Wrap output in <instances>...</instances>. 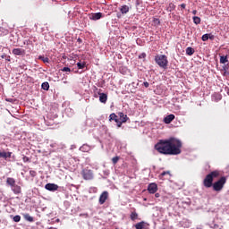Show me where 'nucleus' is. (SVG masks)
<instances>
[{
  "mask_svg": "<svg viewBox=\"0 0 229 229\" xmlns=\"http://www.w3.org/2000/svg\"><path fill=\"white\" fill-rule=\"evenodd\" d=\"M182 142L175 138H169L168 140H159L156 144L155 149L162 155L176 156L181 154Z\"/></svg>",
  "mask_w": 229,
  "mask_h": 229,
  "instance_id": "1",
  "label": "nucleus"
},
{
  "mask_svg": "<svg viewBox=\"0 0 229 229\" xmlns=\"http://www.w3.org/2000/svg\"><path fill=\"white\" fill-rule=\"evenodd\" d=\"M219 176H221V173L218 170L210 172V174H208L207 177L203 179V186L207 188L212 187V184L214 182V178H219Z\"/></svg>",
  "mask_w": 229,
  "mask_h": 229,
  "instance_id": "2",
  "label": "nucleus"
},
{
  "mask_svg": "<svg viewBox=\"0 0 229 229\" xmlns=\"http://www.w3.org/2000/svg\"><path fill=\"white\" fill-rule=\"evenodd\" d=\"M154 60L156 61V64L157 65H158L159 68L166 70V68L168 67V58L165 55H157Z\"/></svg>",
  "mask_w": 229,
  "mask_h": 229,
  "instance_id": "3",
  "label": "nucleus"
},
{
  "mask_svg": "<svg viewBox=\"0 0 229 229\" xmlns=\"http://www.w3.org/2000/svg\"><path fill=\"white\" fill-rule=\"evenodd\" d=\"M226 183L225 177H220L219 180L212 183L213 191L219 192L224 189L225 184Z\"/></svg>",
  "mask_w": 229,
  "mask_h": 229,
  "instance_id": "4",
  "label": "nucleus"
},
{
  "mask_svg": "<svg viewBox=\"0 0 229 229\" xmlns=\"http://www.w3.org/2000/svg\"><path fill=\"white\" fill-rule=\"evenodd\" d=\"M81 176L86 181L93 180L94 179L93 170H90V169H88V168H85V169L81 170Z\"/></svg>",
  "mask_w": 229,
  "mask_h": 229,
  "instance_id": "5",
  "label": "nucleus"
},
{
  "mask_svg": "<svg viewBox=\"0 0 229 229\" xmlns=\"http://www.w3.org/2000/svg\"><path fill=\"white\" fill-rule=\"evenodd\" d=\"M89 18L91 21H98L101 18H103V13H91V14L89 15Z\"/></svg>",
  "mask_w": 229,
  "mask_h": 229,
  "instance_id": "6",
  "label": "nucleus"
},
{
  "mask_svg": "<svg viewBox=\"0 0 229 229\" xmlns=\"http://www.w3.org/2000/svg\"><path fill=\"white\" fill-rule=\"evenodd\" d=\"M108 199V192L107 191H103V193H101L100 198L98 199V203L100 205H103L106 203V201Z\"/></svg>",
  "mask_w": 229,
  "mask_h": 229,
  "instance_id": "7",
  "label": "nucleus"
},
{
  "mask_svg": "<svg viewBox=\"0 0 229 229\" xmlns=\"http://www.w3.org/2000/svg\"><path fill=\"white\" fill-rule=\"evenodd\" d=\"M100 92H101V89H98V96H100L98 100L100 101V103L106 104L107 102L108 96L106 93H100Z\"/></svg>",
  "mask_w": 229,
  "mask_h": 229,
  "instance_id": "8",
  "label": "nucleus"
},
{
  "mask_svg": "<svg viewBox=\"0 0 229 229\" xmlns=\"http://www.w3.org/2000/svg\"><path fill=\"white\" fill-rule=\"evenodd\" d=\"M13 157V152H6L5 150H0V159L4 158V160H8Z\"/></svg>",
  "mask_w": 229,
  "mask_h": 229,
  "instance_id": "9",
  "label": "nucleus"
},
{
  "mask_svg": "<svg viewBox=\"0 0 229 229\" xmlns=\"http://www.w3.org/2000/svg\"><path fill=\"white\" fill-rule=\"evenodd\" d=\"M12 54L16 56H23L25 55V50L22 48H13V50H12Z\"/></svg>",
  "mask_w": 229,
  "mask_h": 229,
  "instance_id": "10",
  "label": "nucleus"
},
{
  "mask_svg": "<svg viewBox=\"0 0 229 229\" xmlns=\"http://www.w3.org/2000/svg\"><path fill=\"white\" fill-rule=\"evenodd\" d=\"M148 191L149 193L154 194L157 192V191H158V187L157 186V184L155 182H152V183L148 184Z\"/></svg>",
  "mask_w": 229,
  "mask_h": 229,
  "instance_id": "11",
  "label": "nucleus"
},
{
  "mask_svg": "<svg viewBox=\"0 0 229 229\" xmlns=\"http://www.w3.org/2000/svg\"><path fill=\"white\" fill-rule=\"evenodd\" d=\"M45 189L48 191H55L57 189H59V186L53 183H47L46 184Z\"/></svg>",
  "mask_w": 229,
  "mask_h": 229,
  "instance_id": "12",
  "label": "nucleus"
},
{
  "mask_svg": "<svg viewBox=\"0 0 229 229\" xmlns=\"http://www.w3.org/2000/svg\"><path fill=\"white\" fill-rule=\"evenodd\" d=\"M174 119H175V115H174L173 114H169V115H166V116L164 118V123L169 124V123H171Z\"/></svg>",
  "mask_w": 229,
  "mask_h": 229,
  "instance_id": "13",
  "label": "nucleus"
},
{
  "mask_svg": "<svg viewBox=\"0 0 229 229\" xmlns=\"http://www.w3.org/2000/svg\"><path fill=\"white\" fill-rule=\"evenodd\" d=\"M129 11H130L129 5H123L120 8V13L123 15L129 13Z\"/></svg>",
  "mask_w": 229,
  "mask_h": 229,
  "instance_id": "14",
  "label": "nucleus"
},
{
  "mask_svg": "<svg viewBox=\"0 0 229 229\" xmlns=\"http://www.w3.org/2000/svg\"><path fill=\"white\" fill-rule=\"evenodd\" d=\"M108 121H110V122L114 121L115 123L121 122V120H119V116L117 114H115L114 113L110 114Z\"/></svg>",
  "mask_w": 229,
  "mask_h": 229,
  "instance_id": "15",
  "label": "nucleus"
},
{
  "mask_svg": "<svg viewBox=\"0 0 229 229\" xmlns=\"http://www.w3.org/2000/svg\"><path fill=\"white\" fill-rule=\"evenodd\" d=\"M118 117H120V120L123 121V123H127L129 120V117H127V114H124V113H118Z\"/></svg>",
  "mask_w": 229,
  "mask_h": 229,
  "instance_id": "16",
  "label": "nucleus"
},
{
  "mask_svg": "<svg viewBox=\"0 0 229 229\" xmlns=\"http://www.w3.org/2000/svg\"><path fill=\"white\" fill-rule=\"evenodd\" d=\"M134 227L135 229H144V227H146V222H138L137 224H135Z\"/></svg>",
  "mask_w": 229,
  "mask_h": 229,
  "instance_id": "17",
  "label": "nucleus"
},
{
  "mask_svg": "<svg viewBox=\"0 0 229 229\" xmlns=\"http://www.w3.org/2000/svg\"><path fill=\"white\" fill-rule=\"evenodd\" d=\"M11 187H12V191H13L14 194H19L21 192V186L14 185V186H11Z\"/></svg>",
  "mask_w": 229,
  "mask_h": 229,
  "instance_id": "18",
  "label": "nucleus"
},
{
  "mask_svg": "<svg viewBox=\"0 0 229 229\" xmlns=\"http://www.w3.org/2000/svg\"><path fill=\"white\" fill-rule=\"evenodd\" d=\"M194 53H195V50L193 47H186V55L192 56Z\"/></svg>",
  "mask_w": 229,
  "mask_h": 229,
  "instance_id": "19",
  "label": "nucleus"
},
{
  "mask_svg": "<svg viewBox=\"0 0 229 229\" xmlns=\"http://www.w3.org/2000/svg\"><path fill=\"white\" fill-rule=\"evenodd\" d=\"M229 63L228 55H220V64H225Z\"/></svg>",
  "mask_w": 229,
  "mask_h": 229,
  "instance_id": "20",
  "label": "nucleus"
},
{
  "mask_svg": "<svg viewBox=\"0 0 229 229\" xmlns=\"http://www.w3.org/2000/svg\"><path fill=\"white\" fill-rule=\"evenodd\" d=\"M6 184H8L9 186H16L15 184V179L8 177L6 178Z\"/></svg>",
  "mask_w": 229,
  "mask_h": 229,
  "instance_id": "21",
  "label": "nucleus"
},
{
  "mask_svg": "<svg viewBox=\"0 0 229 229\" xmlns=\"http://www.w3.org/2000/svg\"><path fill=\"white\" fill-rule=\"evenodd\" d=\"M23 218H25V220L29 223H33V217L30 216V214L23 215Z\"/></svg>",
  "mask_w": 229,
  "mask_h": 229,
  "instance_id": "22",
  "label": "nucleus"
},
{
  "mask_svg": "<svg viewBox=\"0 0 229 229\" xmlns=\"http://www.w3.org/2000/svg\"><path fill=\"white\" fill-rule=\"evenodd\" d=\"M174 10H175V4H174L173 3H169L168 7H166V11L173 12Z\"/></svg>",
  "mask_w": 229,
  "mask_h": 229,
  "instance_id": "23",
  "label": "nucleus"
},
{
  "mask_svg": "<svg viewBox=\"0 0 229 229\" xmlns=\"http://www.w3.org/2000/svg\"><path fill=\"white\" fill-rule=\"evenodd\" d=\"M165 175L171 176V172L169 171L162 172L161 174H159V179L163 180Z\"/></svg>",
  "mask_w": 229,
  "mask_h": 229,
  "instance_id": "24",
  "label": "nucleus"
},
{
  "mask_svg": "<svg viewBox=\"0 0 229 229\" xmlns=\"http://www.w3.org/2000/svg\"><path fill=\"white\" fill-rule=\"evenodd\" d=\"M49 88H50L49 82H43L42 83V89L43 90L47 91V90H49Z\"/></svg>",
  "mask_w": 229,
  "mask_h": 229,
  "instance_id": "25",
  "label": "nucleus"
},
{
  "mask_svg": "<svg viewBox=\"0 0 229 229\" xmlns=\"http://www.w3.org/2000/svg\"><path fill=\"white\" fill-rule=\"evenodd\" d=\"M213 98H215V101L218 102L222 99V96L219 93L213 94Z\"/></svg>",
  "mask_w": 229,
  "mask_h": 229,
  "instance_id": "26",
  "label": "nucleus"
},
{
  "mask_svg": "<svg viewBox=\"0 0 229 229\" xmlns=\"http://www.w3.org/2000/svg\"><path fill=\"white\" fill-rule=\"evenodd\" d=\"M139 217V215L136 212H132L130 215V218L131 221H135V219H137Z\"/></svg>",
  "mask_w": 229,
  "mask_h": 229,
  "instance_id": "27",
  "label": "nucleus"
},
{
  "mask_svg": "<svg viewBox=\"0 0 229 229\" xmlns=\"http://www.w3.org/2000/svg\"><path fill=\"white\" fill-rule=\"evenodd\" d=\"M193 23L197 25L200 24V18L198 16H193Z\"/></svg>",
  "mask_w": 229,
  "mask_h": 229,
  "instance_id": "28",
  "label": "nucleus"
},
{
  "mask_svg": "<svg viewBox=\"0 0 229 229\" xmlns=\"http://www.w3.org/2000/svg\"><path fill=\"white\" fill-rule=\"evenodd\" d=\"M39 60H41L43 64H49V58L47 57H43L42 55H40Z\"/></svg>",
  "mask_w": 229,
  "mask_h": 229,
  "instance_id": "29",
  "label": "nucleus"
},
{
  "mask_svg": "<svg viewBox=\"0 0 229 229\" xmlns=\"http://www.w3.org/2000/svg\"><path fill=\"white\" fill-rule=\"evenodd\" d=\"M120 160V157H113V159H111V162H113V165H116L117 163H119Z\"/></svg>",
  "mask_w": 229,
  "mask_h": 229,
  "instance_id": "30",
  "label": "nucleus"
},
{
  "mask_svg": "<svg viewBox=\"0 0 229 229\" xmlns=\"http://www.w3.org/2000/svg\"><path fill=\"white\" fill-rule=\"evenodd\" d=\"M86 66V64H82V63H77V68H79V70H83V68Z\"/></svg>",
  "mask_w": 229,
  "mask_h": 229,
  "instance_id": "31",
  "label": "nucleus"
},
{
  "mask_svg": "<svg viewBox=\"0 0 229 229\" xmlns=\"http://www.w3.org/2000/svg\"><path fill=\"white\" fill-rule=\"evenodd\" d=\"M209 36H210V34H203V36H202V41H203V42H207L208 39L209 38Z\"/></svg>",
  "mask_w": 229,
  "mask_h": 229,
  "instance_id": "32",
  "label": "nucleus"
},
{
  "mask_svg": "<svg viewBox=\"0 0 229 229\" xmlns=\"http://www.w3.org/2000/svg\"><path fill=\"white\" fill-rule=\"evenodd\" d=\"M21 221V216L20 215H16L13 216V222L14 223H19Z\"/></svg>",
  "mask_w": 229,
  "mask_h": 229,
  "instance_id": "33",
  "label": "nucleus"
},
{
  "mask_svg": "<svg viewBox=\"0 0 229 229\" xmlns=\"http://www.w3.org/2000/svg\"><path fill=\"white\" fill-rule=\"evenodd\" d=\"M29 174H30L32 178H35V176H37V172L35 170H30V172H29Z\"/></svg>",
  "mask_w": 229,
  "mask_h": 229,
  "instance_id": "34",
  "label": "nucleus"
},
{
  "mask_svg": "<svg viewBox=\"0 0 229 229\" xmlns=\"http://www.w3.org/2000/svg\"><path fill=\"white\" fill-rule=\"evenodd\" d=\"M146 56H147L146 53H141V55H138V58L139 59H146Z\"/></svg>",
  "mask_w": 229,
  "mask_h": 229,
  "instance_id": "35",
  "label": "nucleus"
},
{
  "mask_svg": "<svg viewBox=\"0 0 229 229\" xmlns=\"http://www.w3.org/2000/svg\"><path fill=\"white\" fill-rule=\"evenodd\" d=\"M115 123H117L118 128H122V124L125 123V122H123V120H121V121L115 122Z\"/></svg>",
  "mask_w": 229,
  "mask_h": 229,
  "instance_id": "36",
  "label": "nucleus"
},
{
  "mask_svg": "<svg viewBox=\"0 0 229 229\" xmlns=\"http://www.w3.org/2000/svg\"><path fill=\"white\" fill-rule=\"evenodd\" d=\"M62 72H71V68H69V67H64V68L62 69Z\"/></svg>",
  "mask_w": 229,
  "mask_h": 229,
  "instance_id": "37",
  "label": "nucleus"
},
{
  "mask_svg": "<svg viewBox=\"0 0 229 229\" xmlns=\"http://www.w3.org/2000/svg\"><path fill=\"white\" fill-rule=\"evenodd\" d=\"M152 21L154 22V24H156V26H158L160 24L159 20L157 18H154V20Z\"/></svg>",
  "mask_w": 229,
  "mask_h": 229,
  "instance_id": "38",
  "label": "nucleus"
},
{
  "mask_svg": "<svg viewBox=\"0 0 229 229\" xmlns=\"http://www.w3.org/2000/svg\"><path fill=\"white\" fill-rule=\"evenodd\" d=\"M22 160H23L24 163H28V162H30V157H23Z\"/></svg>",
  "mask_w": 229,
  "mask_h": 229,
  "instance_id": "39",
  "label": "nucleus"
},
{
  "mask_svg": "<svg viewBox=\"0 0 229 229\" xmlns=\"http://www.w3.org/2000/svg\"><path fill=\"white\" fill-rule=\"evenodd\" d=\"M144 87H145V89H148L149 83L148 82H144Z\"/></svg>",
  "mask_w": 229,
  "mask_h": 229,
  "instance_id": "40",
  "label": "nucleus"
},
{
  "mask_svg": "<svg viewBox=\"0 0 229 229\" xmlns=\"http://www.w3.org/2000/svg\"><path fill=\"white\" fill-rule=\"evenodd\" d=\"M186 6L187 5L185 4H181V5H180V7L182 8V10H184Z\"/></svg>",
  "mask_w": 229,
  "mask_h": 229,
  "instance_id": "41",
  "label": "nucleus"
},
{
  "mask_svg": "<svg viewBox=\"0 0 229 229\" xmlns=\"http://www.w3.org/2000/svg\"><path fill=\"white\" fill-rule=\"evenodd\" d=\"M77 42H79V44H81L83 40L81 38H77Z\"/></svg>",
  "mask_w": 229,
  "mask_h": 229,
  "instance_id": "42",
  "label": "nucleus"
},
{
  "mask_svg": "<svg viewBox=\"0 0 229 229\" xmlns=\"http://www.w3.org/2000/svg\"><path fill=\"white\" fill-rule=\"evenodd\" d=\"M197 13H198V11H197V10H193V11H192V14H193V15H197Z\"/></svg>",
  "mask_w": 229,
  "mask_h": 229,
  "instance_id": "43",
  "label": "nucleus"
},
{
  "mask_svg": "<svg viewBox=\"0 0 229 229\" xmlns=\"http://www.w3.org/2000/svg\"><path fill=\"white\" fill-rule=\"evenodd\" d=\"M117 18H118V19H121V18H122V13H117Z\"/></svg>",
  "mask_w": 229,
  "mask_h": 229,
  "instance_id": "44",
  "label": "nucleus"
},
{
  "mask_svg": "<svg viewBox=\"0 0 229 229\" xmlns=\"http://www.w3.org/2000/svg\"><path fill=\"white\" fill-rule=\"evenodd\" d=\"M208 39H214V36H209Z\"/></svg>",
  "mask_w": 229,
  "mask_h": 229,
  "instance_id": "45",
  "label": "nucleus"
},
{
  "mask_svg": "<svg viewBox=\"0 0 229 229\" xmlns=\"http://www.w3.org/2000/svg\"><path fill=\"white\" fill-rule=\"evenodd\" d=\"M156 198H159V193H156Z\"/></svg>",
  "mask_w": 229,
  "mask_h": 229,
  "instance_id": "46",
  "label": "nucleus"
}]
</instances>
